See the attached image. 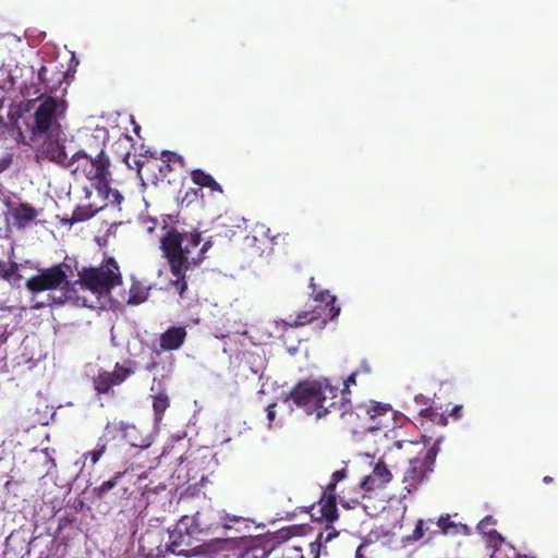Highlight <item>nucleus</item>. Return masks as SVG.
Instances as JSON below:
<instances>
[{
    "label": "nucleus",
    "mask_w": 558,
    "mask_h": 558,
    "mask_svg": "<svg viewBox=\"0 0 558 558\" xmlns=\"http://www.w3.org/2000/svg\"><path fill=\"white\" fill-rule=\"evenodd\" d=\"M72 172L77 179H86L95 187L94 191L86 190L88 203L81 204L74 215L77 219H88L109 203L119 205L122 201L121 194L109 186V159L104 153L95 157L85 153H77L72 162Z\"/></svg>",
    "instance_id": "1"
},
{
    "label": "nucleus",
    "mask_w": 558,
    "mask_h": 558,
    "mask_svg": "<svg viewBox=\"0 0 558 558\" xmlns=\"http://www.w3.org/2000/svg\"><path fill=\"white\" fill-rule=\"evenodd\" d=\"M199 243V234H181L177 231H169L161 239V248L169 263L171 274L177 278L174 284L178 287L180 295L186 289L184 282L186 271L202 263L205 253L210 247V243L206 242L198 248Z\"/></svg>",
    "instance_id": "2"
},
{
    "label": "nucleus",
    "mask_w": 558,
    "mask_h": 558,
    "mask_svg": "<svg viewBox=\"0 0 558 558\" xmlns=\"http://www.w3.org/2000/svg\"><path fill=\"white\" fill-rule=\"evenodd\" d=\"M337 397L338 389L328 379H317L300 383L289 395L281 398V403L292 410V400L307 414L322 418L335 407Z\"/></svg>",
    "instance_id": "3"
},
{
    "label": "nucleus",
    "mask_w": 558,
    "mask_h": 558,
    "mask_svg": "<svg viewBox=\"0 0 558 558\" xmlns=\"http://www.w3.org/2000/svg\"><path fill=\"white\" fill-rule=\"evenodd\" d=\"M396 458L402 456L409 460V466L404 471L402 483L409 493L416 488L430 470L436 458V449L428 447L425 441L403 440L395 444Z\"/></svg>",
    "instance_id": "4"
},
{
    "label": "nucleus",
    "mask_w": 558,
    "mask_h": 558,
    "mask_svg": "<svg viewBox=\"0 0 558 558\" xmlns=\"http://www.w3.org/2000/svg\"><path fill=\"white\" fill-rule=\"evenodd\" d=\"M314 302L316 303L315 310L312 313H301L292 325L302 326L315 319L322 318L324 323L327 319H332L339 315L340 308L335 306L336 296L331 295L328 291H320L315 293ZM291 325L284 320H270L263 326V331L271 338H278Z\"/></svg>",
    "instance_id": "5"
},
{
    "label": "nucleus",
    "mask_w": 558,
    "mask_h": 558,
    "mask_svg": "<svg viewBox=\"0 0 558 558\" xmlns=\"http://www.w3.org/2000/svg\"><path fill=\"white\" fill-rule=\"evenodd\" d=\"M121 276L117 263L108 259L98 268L84 269L77 283L84 290L90 291L98 299L106 296L110 290L120 283Z\"/></svg>",
    "instance_id": "6"
},
{
    "label": "nucleus",
    "mask_w": 558,
    "mask_h": 558,
    "mask_svg": "<svg viewBox=\"0 0 558 558\" xmlns=\"http://www.w3.org/2000/svg\"><path fill=\"white\" fill-rule=\"evenodd\" d=\"M359 416L364 421L365 428L373 435L378 434L381 442H387L388 432L396 427V412L388 404L374 401L359 407Z\"/></svg>",
    "instance_id": "7"
},
{
    "label": "nucleus",
    "mask_w": 558,
    "mask_h": 558,
    "mask_svg": "<svg viewBox=\"0 0 558 558\" xmlns=\"http://www.w3.org/2000/svg\"><path fill=\"white\" fill-rule=\"evenodd\" d=\"M396 459L395 446L385 451L375 463L369 475L361 482V488L364 492L373 493L385 488L392 480V460Z\"/></svg>",
    "instance_id": "8"
},
{
    "label": "nucleus",
    "mask_w": 558,
    "mask_h": 558,
    "mask_svg": "<svg viewBox=\"0 0 558 558\" xmlns=\"http://www.w3.org/2000/svg\"><path fill=\"white\" fill-rule=\"evenodd\" d=\"M199 554L206 558H254L251 551L240 547L236 538H217L199 547Z\"/></svg>",
    "instance_id": "9"
},
{
    "label": "nucleus",
    "mask_w": 558,
    "mask_h": 558,
    "mask_svg": "<svg viewBox=\"0 0 558 558\" xmlns=\"http://www.w3.org/2000/svg\"><path fill=\"white\" fill-rule=\"evenodd\" d=\"M62 104L53 98H46L40 102L34 113V121L31 124L33 136L46 134L56 122L59 111H62Z\"/></svg>",
    "instance_id": "10"
},
{
    "label": "nucleus",
    "mask_w": 558,
    "mask_h": 558,
    "mask_svg": "<svg viewBox=\"0 0 558 558\" xmlns=\"http://www.w3.org/2000/svg\"><path fill=\"white\" fill-rule=\"evenodd\" d=\"M85 372L87 376L93 378L95 390L100 393L108 392L112 386L121 384L133 373L128 367H117L113 373H109L97 368L95 365H88Z\"/></svg>",
    "instance_id": "11"
},
{
    "label": "nucleus",
    "mask_w": 558,
    "mask_h": 558,
    "mask_svg": "<svg viewBox=\"0 0 558 558\" xmlns=\"http://www.w3.org/2000/svg\"><path fill=\"white\" fill-rule=\"evenodd\" d=\"M65 280L66 274L61 267H51L31 277L26 282V287L31 292L36 293L57 289L61 287Z\"/></svg>",
    "instance_id": "12"
},
{
    "label": "nucleus",
    "mask_w": 558,
    "mask_h": 558,
    "mask_svg": "<svg viewBox=\"0 0 558 558\" xmlns=\"http://www.w3.org/2000/svg\"><path fill=\"white\" fill-rule=\"evenodd\" d=\"M199 531H202L199 515L183 517L170 532L171 550L174 553L177 547L183 544L189 545L190 538Z\"/></svg>",
    "instance_id": "13"
},
{
    "label": "nucleus",
    "mask_w": 558,
    "mask_h": 558,
    "mask_svg": "<svg viewBox=\"0 0 558 558\" xmlns=\"http://www.w3.org/2000/svg\"><path fill=\"white\" fill-rule=\"evenodd\" d=\"M184 337L183 328L169 329L161 337V347L167 350H175L182 344Z\"/></svg>",
    "instance_id": "14"
},
{
    "label": "nucleus",
    "mask_w": 558,
    "mask_h": 558,
    "mask_svg": "<svg viewBox=\"0 0 558 558\" xmlns=\"http://www.w3.org/2000/svg\"><path fill=\"white\" fill-rule=\"evenodd\" d=\"M192 181L199 186L208 187L209 190L218 193H222L220 184L208 173L201 170L192 172Z\"/></svg>",
    "instance_id": "15"
},
{
    "label": "nucleus",
    "mask_w": 558,
    "mask_h": 558,
    "mask_svg": "<svg viewBox=\"0 0 558 558\" xmlns=\"http://www.w3.org/2000/svg\"><path fill=\"white\" fill-rule=\"evenodd\" d=\"M12 215L20 225H26L38 216V211L27 204L14 207Z\"/></svg>",
    "instance_id": "16"
},
{
    "label": "nucleus",
    "mask_w": 558,
    "mask_h": 558,
    "mask_svg": "<svg viewBox=\"0 0 558 558\" xmlns=\"http://www.w3.org/2000/svg\"><path fill=\"white\" fill-rule=\"evenodd\" d=\"M149 289L140 282H134L130 289L128 303L137 305L146 301Z\"/></svg>",
    "instance_id": "17"
},
{
    "label": "nucleus",
    "mask_w": 558,
    "mask_h": 558,
    "mask_svg": "<svg viewBox=\"0 0 558 558\" xmlns=\"http://www.w3.org/2000/svg\"><path fill=\"white\" fill-rule=\"evenodd\" d=\"M335 537L336 534L330 530H326L325 532L320 533L316 542L308 545L312 558H319L322 546L329 543Z\"/></svg>",
    "instance_id": "18"
},
{
    "label": "nucleus",
    "mask_w": 558,
    "mask_h": 558,
    "mask_svg": "<svg viewBox=\"0 0 558 558\" xmlns=\"http://www.w3.org/2000/svg\"><path fill=\"white\" fill-rule=\"evenodd\" d=\"M136 433H137V430H136L135 427H129L125 430V438H126V440L133 447L147 448L150 445V440L149 439L138 440Z\"/></svg>",
    "instance_id": "19"
},
{
    "label": "nucleus",
    "mask_w": 558,
    "mask_h": 558,
    "mask_svg": "<svg viewBox=\"0 0 558 558\" xmlns=\"http://www.w3.org/2000/svg\"><path fill=\"white\" fill-rule=\"evenodd\" d=\"M281 558H303L302 547L293 543H287L281 548Z\"/></svg>",
    "instance_id": "20"
},
{
    "label": "nucleus",
    "mask_w": 558,
    "mask_h": 558,
    "mask_svg": "<svg viewBox=\"0 0 558 558\" xmlns=\"http://www.w3.org/2000/svg\"><path fill=\"white\" fill-rule=\"evenodd\" d=\"M322 512L323 515L326 518L327 521L331 522L337 519V508L332 500H326L322 505Z\"/></svg>",
    "instance_id": "21"
},
{
    "label": "nucleus",
    "mask_w": 558,
    "mask_h": 558,
    "mask_svg": "<svg viewBox=\"0 0 558 558\" xmlns=\"http://www.w3.org/2000/svg\"><path fill=\"white\" fill-rule=\"evenodd\" d=\"M437 525L444 534H450L457 529V525L450 520L449 515H441L437 521Z\"/></svg>",
    "instance_id": "22"
},
{
    "label": "nucleus",
    "mask_w": 558,
    "mask_h": 558,
    "mask_svg": "<svg viewBox=\"0 0 558 558\" xmlns=\"http://www.w3.org/2000/svg\"><path fill=\"white\" fill-rule=\"evenodd\" d=\"M168 405H169V402H168L167 396L160 393L155 397L153 407H154V410L157 415H160L161 413H163L165 410L168 408Z\"/></svg>",
    "instance_id": "23"
},
{
    "label": "nucleus",
    "mask_w": 558,
    "mask_h": 558,
    "mask_svg": "<svg viewBox=\"0 0 558 558\" xmlns=\"http://www.w3.org/2000/svg\"><path fill=\"white\" fill-rule=\"evenodd\" d=\"M105 452V446L101 445V446H98L96 449H94L93 451L88 452L85 454V458H89L90 459V462L92 464H96L98 462V460L101 458V456L104 454Z\"/></svg>",
    "instance_id": "24"
},
{
    "label": "nucleus",
    "mask_w": 558,
    "mask_h": 558,
    "mask_svg": "<svg viewBox=\"0 0 558 558\" xmlns=\"http://www.w3.org/2000/svg\"><path fill=\"white\" fill-rule=\"evenodd\" d=\"M424 521L418 520L413 533L409 536L411 541H418L424 536Z\"/></svg>",
    "instance_id": "25"
},
{
    "label": "nucleus",
    "mask_w": 558,
    "mask_h": 558,
    "mask_svg": "<svg viewBox=\"0 0 558 558\" xmlns=\"http://www.w3.org/2000/svg\"><path fill=\"white\" fill-rule=\"evenodd\" d=\"M162 160L166 162H179L180 165L183 163V159L180 155L172 153V151H163L162 153Z\"/></svg>",
    "instance_id": "26"
},
{
    "label": "nucleus",
    "mask_w": 558,
    "mask_h": 558,
    "mask_svg": "<svg viewBox=\"0 0 558 558\" xmlns=\"http://www.w3.org/2000/svg\"><path fill=\"white\" fill-rule=\"evenodd\" d=\"M277 403L269 404L267 408V420H268V427L272 428L275 425V418H276V410Z\"/></svg>",
    "instance_id": "27"
},
{
    "label": "nucleus",
    "mask_w": 558,
    "mask_h": 558,
    "mask_svg": "<svg viewBox=\"0 0 558 558\" xmlns=\"http://www.w3.org/2000/svg\"><path fill=\"white\" fill-rule=\"evenodd\" d=\"M13 272V267L7 268L5 265H0V276L3 278L11 280Z\"/></svg>",
    "instance_id": "28"
},
{
    "label": "nucleus",
    "mask_w": 558,
    "mask_h": 558,
    "mask_svg": "<svg viewBox=\"0 0 558 558\" xmlns=\"http://www.w3.org/2000/svg\"><path fill=\"white\" fill-rule=\"evenodd\" d=\"M234 522H238V519L235 517L233 518H226L223 520V522L221 523V525L225 527V529H231L232 527V523Z\"/></svg>",
    "instance_id": "29"
},
{
    "label": "nucleus",
    "mask_w": 558,
    "mask_h": 558,
    "mask_svg": "<svg viewBox=\"0 0 558 558\" xmlns=\"http://www.w3.org/2000/svg\"><path fill=\"white\" fill-rule=\"evenodd\" d=\"M357 373H359V372H354V373H352V374L348 377V379L344 381V386H345V388H349V386H350V385H354V384H355Z\"/></svg>",
    "instance_id": "30"
},
{
    "label": "nucleus",
    "mask_w": 558,
    "mask_h": 558,
    "mask_svg": "<svg viewBox=\"0 0 558 558\" xmlns=\"http://www.w3.org/2000/svg\"><path fill=\"white\" fill-rule=\"evenodd\" d=\"M344 476H345V471L344 470L336 471L332 474V478L335 480V482L341 481Z\"/></svg>",
    "instance_id": "31"
},
{
    "label": "nucleus",
    "mask_w": 558,
    "mask_h": 558,
    "mask_svg": "<svg viewBox=\"0 0 558 558\" xmlns=\"http://www.w3.org/2000/svg\"><path fill=\"white\" fill-rule=\"evenodd\" d=\"M492 521V518L490 517H486L484 520H482L478 524V529L482 530V531H485V529L487 527V525L490 523Z\"/></svg>",
    "instance_id": "32"
},
{
    "label": "nucleus",
    "mask_w": 558,
    "mask_h": 558,
    "mask_svg": "<svg viewBox=\"0 0 558 558\" xmlns=\"http://www.w3.org/2000/svg\"><path fill=\"white\" fill-rule=\"evenodd\" d=\"M461 410H462V405H456V407L452 408L450 414L458 418L460 416Z\"/></svg>",
    "instance_id": "33"
},
{
    "label": "nucleus",
    "mask_w": 558,
    "mask_h": 558,
    "mask_svg": "<svg viewBox=\"0 0 558 558\" xmlns=\"http://www.w3.org/2000/svg\"><path fill=\"white\" fill-rule=\"evenodd\" d=\"M45 73H46V68L43 66L38 73V77L40 81H45Z\"/></svg>",
    "instance_id": "34"
},
{
    "label": "nucleus",
    "mask_w": 558,
    "mask_h": 558,
    "mask_svg": "<svg viewBox=\"0 0 558 558\" xmlns=\"http://www.w3.org/2000/svg\"><path fill=\"white\" fill-rule=\"evenodd\" d=\"M364 546H360L357 549H356V558H362V550H363Z\"/></svg>",
    "instance_id": "35"
},
{
    "label": "nucleus",
    "mask_w": 558,
    "mask_h": 558,
    "mask_svg": "<svg viewBox=\"0 0 558 558\" xmlns=\"http://www.w3.org/2000/svg\"><path fill=\"white\" fill-rule=\"evenodd\" d=\"M363 372L368 374L371 372V368L368 366H363Z\"/></svg>",
    "instance_id": "36"
},
{
    "label": "nucleus",
    "mask_w": 558,
    "mask_h": 558,
    "mask_svg": "<svg viewBox=\"0 0 558 558\" xmlns=\"http://www.w3.org/2000/svg\"><path fill=\"white\" fill-rule=\"evenodd\" d=\"M377 452H378V450L374 451L373 453L367 452V453H366V456H368V457H371V456H372V457H374V458H375V457H376V454H377Z\"/></svg>",
    "instance_id": "37"
},
{
    "label": "nucleus",
    "mask_w": 558,
    "mask_h": 558,
    "mask_svg": "<svg viewBox=\"0 0 558 558\" xmlns=\"http://www.w3.org/2000/svg\"><path fill=\"white\" fill-rule=\"evenodd\" d=\"M153 230H154V227H153V226H150V227H148V228H147V232H149V233H150V232H153Z\"/></svg>",
    "instance_id": "38"
},
{
    "label": "nucleus",
    "mask_w": 558,
    "mask_h": 558,
    "mask_svg": "<svg viewBox=\"0 0 558 558\" xmlns=\"http://www.w3.org/2000/svg\"><path fill=\"white\" fill-rule=\"evenodd\" d=\"M105 485H106L108 488H110V487L112 486V484H111V483H106Z\"/></svg>",
    "instance_id": "39"
}]
</instances>
